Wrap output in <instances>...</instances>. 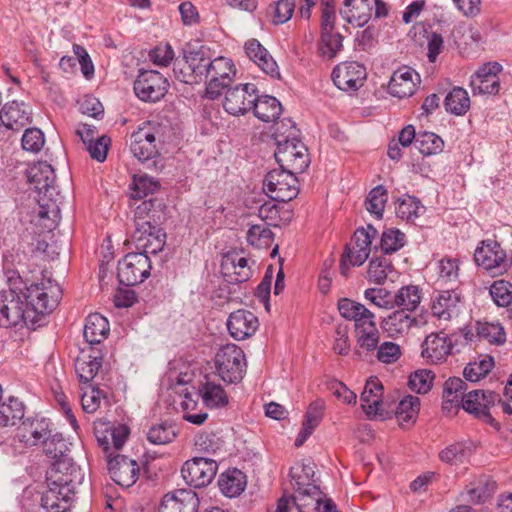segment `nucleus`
<instances>
[{
    "instance_id": "23",
    "label": "nucleus",
    "mask_w": 512,
    "mask_h": 512,
    "mask_svg": "<svg viewBox=\"0 0 512 512\" xmlns=\"http://www.w3.org/2000/svg\"><path fill=\"white\" fill-rule=\"evenodd\" d=\"M50 423L44 417L27 418L17 429V437L26 446H36L50 436Z\"/></svg>"
},
{
    "instance_id": "19",
    "label": "nucleus",
    "mask_w": 512,
    "mask_h": 512,
    "mask_svg": "<svg viewBox=\"0 0 512 512\" xmlns=\"http://www.w3.org/2000/svg\"><path fill=\"white\" fill-rule=\"evenodd\" d=\"M107 462L111 478L118 485L128 488L138 480L140 468L135 460L120 454H109Z\"/></svg>"
},
{
    "instance_id": "22",
    "label": "nucleus",
    "mask_w": 512,
    "mask_h": 512,
    "mask_svg": "<svg viewBox=\"0 0 512 512\" xmlns=\"http://www.w3.org/2000/svg\"><path fill=\"white\" fill-rule=\"evenodd\" d=\"M47 484L48 489L42 495L41 506L47 512H67L75 491L52 481H47Z\"/></svg>"
},
{
    "instance_id": "8",
    "label": "nucleus",
    "mask_w": 512,
    "mask_h": 512,
    "mask_svg": "<svg viewBox=\"0 0 512 512\" xmlns=\"http://www.w3.org/2000/svg\"><path fill=\"white\" fill-rule=\"evenodd\" d=\"M474 260L492 276L505 273L510 267L506 251L495 240H484L474 253Z\"/></svg>"
},
{
    "instance_id": "43",
    "label": "nucleus",
    "mask_w": 512,
    "mask_h": 512,
    "mask_svg": "<svg viewBox=\"0 0 512 512\" xmlns=\"http://www.w3.org/2000/svg\"><path fill=\"white\" fill-rule=\"evenodd\" d=\"M252 110L259 120L263 122H271L276 120L281 112V103L273 96L257 94V100L252 105Z\"/></svg>"
},
{
    "instance_id": "15",
    "label": "nucleus",
    "mask_w": 512,
    "mask_h": 512,
    "mask_svg": "<svg viewBox=\"0 0 512 512\" xmlns=\"http://www.w3.org/2000/svg\"><path fill=\"white\" fill-rule=\"evenodd\" d=\"M256 100L257 88L254 84H239L226 91L223 107L233 116L244 115L252 109Z\"/></svg>"
},
{
    "instance_id": "3",
    "label": "nucleus",
    "mask_w": 512,
    "mask_h": 512,
    "mask_svg": "<svg viewBox=\"0 0 512 512\" xmlns=\"http://www.w3.org/2000/svg\"><path fill=\"white\" fill-rule=\"evenodd\" d=\"M18 287L10 289L0 295V326L17 327L34 325L33 312L25 303L21 293L16 290Z\"/></svg>"
},
{
    "instance_id": "6",
    "label": "nucleus",
    "mask_w": 512,
    "mask_h": 512,
    "mask_svg": "<svg viewBox=\"0 0 512 512\" xmlns=\"http://www.w3.org/2000/svg\"><path fill=\"white\" fill-rule=\"evenodd\" d=\"M212 59L205 47L190 49L185 53L186 71L175 64L173 71L178 80L186 84L207 81Z\"/></svg>"
},
{
    "instance_id": "49",
    "label": "nucleus",
    "mask_w": 512,
    "mask_h": 512,
    "mask_svg": "<svg viewBox=\"0 0 512 512\" xmlns=\"http://www.w3.org/2000/svg\"><path fill=\"white\" fill-rule=\"evenodd\" d=\"M467 385L466 383L458 377L449 378L443 387V399H444V409H448V405L451 407H459L463 397H465Z\"/></svg>"
},
{
    "instance_id": "48",
    "label": "nucleus",
    "mask_w": 512,
    "mask_h": 512,
    "mask_svg": "<svg viewBox=\"0 0 512 512\" xmlns=\"http://www.w3.org/2000/svg\"><path fill=\"white\" fill-rule=\"evenodd\" d=\"M472 444L468 442H455L442 449L438 457L440 461L449 465L463 464L472 455Z\"/></svg>"
},
{
    "instance_id": "55",
    "label": "nucleus",
    "mask_w": 512,
    "mask_h": 512,
    "mask_svg": "<svg viewBox=\"0 0 512 512\" xmlns=\"http://www.w3.org/2000/svg\"><path fill=\"white\" fill-rule=\"evenodd\" d=\"M416 146L421 154L430 156L443 150L444 141L433 132H420L417 134Z\"/></svg>"
},
{
    "instance_id": "63",
    "label": "nucleus",
    "mask_w": 512,
    "mask_h": 512,
    "mask_svg": "<svg viewBox=\"0 0 512 512\" xmlns=\"http://www.w3.org/2000/svg\"><path fill=\"white\" fill-rule=\"evenodd\" d=\"M424 211V206L415 197L408 196L402 199L396 207V213L401 219L410 221L419 217Z\"/></svg>"
},
{
    "instance_id": "53",
    "label": "nucleus",
    "mask_w": 512,
    "mask_h": 512,
    "mask_svg": "<svg viewBox=\"0 0 512 512\" xmlns=\"http://www.w3.org/2000/svg\"><path fill=\"white\" fill-rule=\"evenodd\" d=\"M477 335L491 345L500 346L506 341V333L500 323L477 322Z\"/></svg>"
},
{
    "instance_id": "30",
    "label": "nucleus",
    "mask_w": 512,
    "mask_h": 512,
    "mask_svg": "<svg viewBox=\"0 0 512 512\" xmlns=\"http://www.w3.org/2000/svg\"><path fill=\"white\" fill-rule=\"evenodd\" d=\"M419 82L420 76L416 71L409 67H402L396 70L391 76L388 90L394 97H410L414 94Z\"/></svg>"
},
{
    "instance_id": "51",
    "label": "nucleus",
    "mask_w": 512,
    "mask_h": 512,
    "mask_svg": "<svg viewBox=\"0 0 512 512\" xmlns=\"http://www.w3.org/2000/svg\"><path fill=\"white\" fill-rule=\"evenodd\" d=\"M24 404L14 397L0 404V425L14 426L24 417Z\"/></svg>"
},
{
    "instance_id": "41",
    "label": "nucleus",
    "mask_w": 512,
    "mask_h": 512,
    "mask_svg": "<svg viewBox=\"0 0 512 512\" xmlns=\"http://www.w3.org/2000/svg\"><path fill=\"white\" fill-rule=\"evenodd\" d=\"M315 465L312 462H297L290 469L291 485L296 493L318 486L315 480Z\"/></svg>"
},
{
    "instance_id": "47",
    "label": "nucleus",
    "mask_w": 512,
    "mask_h": 512,
    "mask_svg": "<svg viewBox=\"0 0 512 512\" xmlns=\"http://www.w3.org/2000/svg\"><path fill=\"white\" fill-rule=\"evenodd\" d=\"M200 394L205 406L211 409L222 408L229 403V397L223 387L208 379L202 384Z\"/></svg>"
},
{
    "instance_id": "13",
    "label": "nucleus",
    "mask_w": 512,
    "mask_h": 512,
    "mask_svg": "<svg viewBox=\"0 0 512 512\" xmlns=\"http://www.w3.org/2000/svg\"><path fill=\"white\" fill-rule=\"evenodd\" d=\"M218 469L217 462L207 457H194L184 463L181 474L192 487H205L212 482Z\"/></svg>"
},
{
    "instance_id": "16",
    "label": "nucleus",
    "mask_w": 512,
    "mask_h": 512,
    "mask_svg": "<svg viewBox=\"0 0 512 512\" xmlns=\"http://www.w3.org/2000/svg\"><path fill=\"white\" fill-rule=\"evenodd\" d=\"M462 296L456 290L436 292L431 300V313L439 321H451L462 311Z\"/></svg>"
},
{
    "instance_id": "7",
    "label": "nucleus",
    "mask_w": 512,
    "mask_h": 512,
    "mask_svg": "<svg viewBox=\"0 0 512 512\" xmlns=\"http://www.w3.org/2000/svg\"><path fill=\"white\" fill-rule=\"evenodd\" d=\"M298 173L283 168L274 169L264 179V190L272 199L278 202H288L299 193V184L296 177Z\"/></svg>"
},
{
    "instance_id": "1",
    "label": "nucleus",
    "mask_w": 512,
    "mask_h": 512,
    "mask_svg": "<svg viewBox=\"0 0 512 512\" xmlns=\"http://www.w3.org/2000/svg\"><path fill=\"white\" fill-rule=\"evenodd\" d=\"M27 178L31 188L38 194V220L44 228L50 231L56 225L59 212L56 203L59 193L55 185V171L47 162H38L28 169Z\"/></svg>"
},
{
    "instance_id": "39",
    "label": "nucleus",
    "mask_w": 512,
    "mask_h": 512,
    "mask_svg": "<svg viewBox=\"0 0 512 512\" xmlns=\"http://www.w3.org/2000/svg\"><path fill=\"white\" fill-rule=\"evenodd\" d=\"M156 201L149 199L142 201L134 211L135 231L146 233L152 226L158 225L161 211L155 208Z\"/></svg>"
},
{
    "instance_id": "29",
    "label": "nucleus",
    "mask_w": 512,
    "mask_h": 512,
    "mask_svg": "<svg viewBox=\"0 0 512 512\" xmlns=\"http://www.w3.org/2000/svg\"><path fill=\"white\" fill-rule=\"evenodd\" d=\"M340 315L346 320L354 322V331L375 324V314L365 305L348 298L338 301Z\"/></svg>"
},
{
    "instance_id": "12",
    "label": "nucleus",
    "mask_w": 512,
    "mask_h": 512,
    "mask_svg": "<svg viewBox=\"0 0 512 512\" xmlns=\"http://www.w3.org/2000/svg\"><path fill=\"white\" fill-rule=\"evenodd\" d=\"M168 87V80L155 70H141L134 82L135 94L146 102H157L162 99Z\"/></svg>"
},
{
    "instance_id": "36",
    "label": "nucleus",
    "mask_w": 512,
    "mask_h": 512,
    "mask_svg": "<svg viewBox=\"0 0 512 512\" xmlns=\"http://www.w3.org/2000/svg\"><path fill=\"white\" fill-rule=\"evenodd\" d=\"M245 53L257 66L271 77H278L279 70L276 61L268 50L256 39H250L245 43Z\"/></svg>"
},
{
    "instance_id": "4",
    "label": "nucleus",
    "mask_w": 512,
    "mask_h": 512,
    "mask_svg": "<svg viewBox=\"0 0 512 512\" xmlns=\"http://www.w3.org/2000/svg\"><path fill=\"white\" fill-rule=\"evenodd\" d=\"M246 359L243 350L235 344L221 347L215 355L217 375L228 384L239 383L246 373Z\"/></svg>"
},
{
    "instance_id": "59",
    "label": "nucleus",
    "mask_w": 512,
    "mask_h": 512,
    "mask_svg": "<svg viewBox=\"0 0 512 512\" xmlns=\"http://www.w3.org/2000/svg\"><path fill=\"white\" fill-rule=\"evenodd\" d=\"M406 243V236L400 230L389 228L382 233L381 250L385 254H392L401 249Z\"/></svg>"
},
{
    "instance_id": "26",
    "label": "nucleus",
    "mask_w": 512,
    "mask_h": 512,
    "mask_svg": "<svg viewBox=\"0 0 512 512\" xmlns=\"http://www.w3.org/2000/svg\"><path fill=\"white\" fill-rule=\"evenodd\" d=\"M453 348L452 339L443 331L431 333L422 343V357L431 363L447 358Z\"/></svg>"
},
{
    "instance_id": "18",
    "label": "nucleus",
    "mask_w": 512,
    "mask_h": 512,
    "mask_svg": "<svg viewBox=\"0 0 512 512\" xmlns=\"http://www.w3.org/2000/svg\"><path fill=\"white\" fill-rule=\"evenodd\" d=\"M46 480L68 486L75 491L76 485L83 480V474L72 458L67 455L52 462L47 471Z\"/></svg>"
},
{
    "instance_id": "10",
    "label": "nucleus",
    "mask_w": 512,
    "mask_h": 512,
    "mask_svg": "<svg viewBox=\"0 0 512 512\" xmlns=\"http://www.w3.org/2000/svg\"><path fill=\"white\" fill-rule=\"evenodd\" d=\"M151 263L145 253H128L118 263L117 276L121 284L134 286L149 277Z\"/></svg>"
},
{
    "instance_id": "38",
    "label": "nucleus",
    "mask_w": 512,
    "mask_h": 512,
    "mask_svg": "<svg viewBox=\"0 0 512 512\" xmlns=\"http://www.w3.org/2000/svg\"><path fill=\"white\" fill-rule=\"evenodd\" d=\"M340 15L348 23L363 27L372 16L370 0H344V7L340 10Z\"/></svg>"
},
{
    "instance_id": "28",
    "label": "nucleus",
    "mask_w": 512,
    "mask_h": 512,
    "mask_svg": "<svg viewBox=\"0 0 512 512\" xmlns=\"http://www.w3.org/2000/svg\"><path fill=\"white\" fill-rule=\"evenodd\" d=\"M199 499L195 492L179 489L163 497L160 512H197Z\"/></svg>"
},
{
    "instance_id": "9",
    "label": "nucleus",
    "mask_w": 512,
    "mask_h": 512,
    "mask_svg": "<svg viewBox=\"0 0 512 512\" xmlns=\"http://www.w3.org/2000/svg\"><path fill=\"white\" fill-rule=\"evenodd\" d=\"M376 234V229L371 225L355 231L352 243L347 247L341 260L343 275H346L348 269L347 261L352 266H361L367 260L371 251L372 240L376 237Z\"/></svg>"
},
{
    "instance_id": "56",
    "label": "nucleus",
    "mask_w": 512,
    "mask_h": 512,
    "mask_svg": "<svg viewBox=\"0 0 512 512\" xmlns=\"http://www.w3.org/2000/svg\"><path fill=\"white\" fill-rule=\"evenodd\" d=\"M388 200L387 190L382 186L373 188L365 201V206L368 212L374 214L377 218H381L384 212L386 202Z\"/></svg>"
},
{
    "instance_id": "5",
    "label": "nucleus",
    "mask_w": 512,
    "mask_h": 512,
    "mask_svg": "<svg viewBox=\"0 0 512 512\" xmlns=\"http://www.w3.org/2000/svg\"><path fill=\"white\" fill-rule=\"evenodd\" d=\"M17 289L28 304L29 310H32L34 320L38 314L48 313L58 304L60 289L50 280L25 286V291L20 287Z\"/></svg>"
},
{
    "instance_id": "2",
    "label": "nucleus",
    "mask_w": 512,
    "mask_h": 512,
    "mask_svg": "<svg viewBox=\"0 0 512 512\" xmlns=\"http://www.w3.org/2000/svg\"><path fill=\"white\" fill-rule=\"evenodd\" d=\"M277 149L275 159L280 168L302 173L309 166L310 159L304 143L299 140L295 123L285 118L278 122L274 131Z\"/></svg>"
},
{
    "instance_id": "61",
    "label": "nucleus",
    "mask_w": 512,
    "mask_h": 512,
    "mask_svg": "<svg viewBox=\"0 0 512 512\" xmlns=\"http://www.w3.org/2000/svg\"><path fill=\"white\" fill-rule=\"evenodd\" d=\"M393 295L384 288H368L364 291V298L378 308L391 310L394 308Z\"/></svg>"
},
{
    "instance_id": "54",
    "label": "nucleus",
    "mask_w": 512,
    "mask_h": 512,
    "mask_svg": "<svg viewBox=\"0 0 512 512\" xmlns=\"http://www.w3.org/2000/svg\"><path fill=\"white\" fill-rule=\"evenodd\" d=\"M393 271V265L386 257H376L369 262L367 279L375 284H383Z\"/></svg>"
},
{
    "instance_id": "62",
    "label": "nucleus",
    "mask_w": 512,
    "mask_h": 512,
    "mask_svg": "<svg viewBox=\"0 0 512 512\" xmlns=\"http://www.w3.org/2000/svg\"><path fill=\"white\" fill-rule=\"evenodd\" d=\"M494 361L492 357H486L478 362L469 363L464 369V377L470 382H477L485 377L493 368Z\"/></svg>"
},
{
    "instance_id": "31",
    "label": "nucleus",
    "mask_w": 512,
    "mask_h": 512,
    "mask_svg": "<svg viewBox=\"0 0 512 512\" xmlns=\"http://www.w3.org/2000/svg\"><path fill=\"white\" fill-rule=\"evenodd\" d=\"M498 394L493 391L471 390L461 402L462 408L479 418H489V407L495 405Z\"/></svg>"
},
{
    "instance_id": "35",
    "label": "nucleus",
    "mask_w": 512,
    "mask_h": 512,
    "mask_svg": "<svg viewBox=\"0 0 512 512\" xmlns=\"http://www.w3.org/2000/svg\"><path fill=\"white\" fill-rule=\"evenodd\" d=\"M245 53L257 66L271 77H278L279 70L276 61L268 50L256 39H250L245 43Z\"/></svg>"
},
{
    "instance_id": "50",
    "label": "nucleus",
    "mask_w": 512,
    "mask_h": 512,
    "mask_svg": "<svg viewBox=\"0 0 512 512\" xmlns=\"http://www.w3.org/2000/svg\"><path fill=\"white\" fill-rule=\"evenodd\" d=\"M444 106L447 112L454 115H463L470 108V98L465 89L455 87L450 91L445 99Z\"/></svg>"
},
{
    "instance_id": "45",
    "label": "nucleus",
    "mask_w": 512,
    "mask_h": 512,
    "mask_svg": "<svg viewBox=\"0 0 512 512\" xmlns=\"http://www.w3.org/2000/svg\"><path fill=\"white\" fill-rule=\"evenodd\" d=\"M422 301V290L417 285H406L393 295L394 308L411 313L415 311Z\"/></svg>"
},
{
    "instance_id": "40",
    "label": "nucleus",
    "mask_w": 512,
    "mask_h": 512,
    "mask_svg": "<svg viewBox=\"0 0 512 512\" xmlns=\"http://www.w3.org/2000/svg\"><path fill=\"white\" fill-rule=\"evenodd\" d=\"M325 403L323 400L317 399L312 402L305 414L302 428L295 439V446H302L308 437L313 433L314 429L319 425L322 417Z\"/></svg>"
},
{
    "instance_id": "57",
    "label": "nucleus",
    "mask_w": 512,
    "mask_h": 512,
    "mask_svg": "<svg viewBox=\"0 0 512 512\" xmlns=\"http://www.w3.org/2000/svg\"><path fill=\"white\" fill-rule=\"evenodd\" d=\"M420 408L419 398L412 395L405 396L396 408L395 414L401 425L414 419Z\"/></svg>"
},
{
    "instance_id": "24",
    "label": "nucleus",
    "mask_w": 512,
    "mask_h": 512,
    "mask_svg": "<svg viewBox=\"0 0 512 512\" xmlns=\"http://www.w3.org/2000/svg\"><path fill=\"white\" fill-rule=\"evenodd\" d=\"M227 327L230 335L240 341L253 336L258 327L259 321L254 313L239 309L232 312L227 320Z\"/></svg>"
},
{
    "instance_id": "34",
    "label": "nucleus",
    "mask_w": 512,
    "mask_h": 512,
    "mask_svg": "<svg viewBox=\"0 0 512 512\" xmlns=\"http://www.w3.org/2000/svg\"><path fill=\"white\" fill-rule=\"evenodd\" d=\"M417 324V319L404 310H395L384 317L381 328L389 337L397 338L406 335L411 327Z\"/></svg>"
},
{
    "instance_id": "25",
    "label": "nucleus",
    "mask_w": 512,
    "mask_h": 512,
    "mask_svg": "<svg viewBox=\"0 0 512 512\" xmlns=\"http://www.w3.org/2000/svg\"><path fill=\"white\" fill-rule=\"evenodd\" d=\"M496 490V482L487 475L474 476L461 491L464 501L472 504H484Z\"/></svg>"
},
{
    "instance_id": "44",
    "label": "nucleus",
    "mask_w": 512,
    "mask_h": 512,
    "mask_svg": "<svg viewBox=\"0 0 512 512\" xmlns=\"http://www.w3.org/2000/svg\"><path fill=\"white\" fill-rule=\"evenodd\" d=\"M218 485L225 496L230 498L236 497L240 495L246 487V476L242 471L236 468L229 469L221 474Z\"/></svg>"
},
{
    "instance_id": "33",
    "label": "nucleus",
    "mask_w": 512,
    "mask_h": 512,
    "mask_svg": "<svg viewBox=\"0 0 512 512\" xmlns=\"http://www.w3.org/2000/svg\"><path fill=\"white\" fill-rule=\"evenodd\" d=\"M221 268L223 274L229 278L228 281L231 283L246 282L252 276L248 259L240 256L238 253L225 255L222 260Z\"/></svg>"
},
{
    "instance_id": "17",
    "label": "nucleus",
    "mask_w": 512,
    "mask_h": 512,
    "mask_svg": "<svg viewBox=\"0 0 512 512\" xmlns=\"http://www.w3.org/2000/svg\"><path fill=\"white\" fill-rule=\"evenodd\" d=\"M501 71L502 66L498 62H488L479 67L470 79V87L473 94H497L500 89L498 74Z\"/></svg>"
},
{
    "instance_id": "64",
    "label": "nucleus",
    "mask_w": 512,
    "mask_h": 512,
    "mask_svg": "<svg viewBox=\"0 0 512 512\" xmlns=\"http://www.w3.org/2000/svg\"><path fill=\"white\" fill-rule=\"evenodd\" d=\"M434 380V374L430 370H418L410 375L409 387L412 391L425 394L431 387Z\"/></svg>"
},
{
    "instance_id": "27",
    "label": "nucleus",
    "mask_w": 512,
    "mask_h": 512,
    "mask_svg": "<svg viewBox=\"0 0 512 512\" xmlns=\"http://www.w3.org/2000/svg\"><path fill=\"white\" fill-rule=\"evenodd\" d=\"M383 390V385L378 378L371 377L367 380L360 400L363 411L368 417L383 416L386 413L382 400Z\"/></svg>"
},
{
    "instance_id": "60",
    "label": "nucleus",
    "mask_w": 512,
    "mask_h": 512,
    "mask_svg": "<svg viewBox=\"0 0 512 512\" xmlns=\"http://www.w3.org/2000/svg\"><path fill=\"white\" fill-rule=\"evenodd\" d=\"M177 433L173 425L161 423L152 426L147 434V439L155 445H165L174 440Z\"/></svg>"
},
{
    "instance_id": "42",
    "label": "nucleus",
    "mask_w": 512,
    "mask_h": 512,
    "mask_svg": "<svg viewBox=\"0 0 512 512\" xmlns=\"http://www.w3.org/2000/svg\"><path fill=\"white\" fill-rule=\"evenodd\" d=\"M109 333L108 320L99 313L90 314L85 321L83 336L90 344H98Z\"/></svg>"
},
{
    "instance_id": "58",
    "label": "nucleus",
    "mask_w": 512,
    "mask_h": 512,
    "mask_svg": "<svg viewBox=\"0 0 512 512\" xmlns=\"http://www.w3.org/2000/svg\"><path fill=\"white\" fill-rule=\"evenodd\" d=\"M247 241L256 248H265L273 242V233L266 224H255L247 231Z\"/></svg>"
},
{
    "instance_id": "37",
    "label": "nucleus",
    "mask_w": 512,
    "mask_h": 512,
    "mask_svg": "<svg viewBox=\"0 0 512 512\" xmlns=\"http://www.w3.org/2000/svg\"><path fill=\"white\" fill-rule=\"evenodd\" d=\"M133 242L138 250H142L141 253L157 254L162 251L165 245L166 234L159 228L158 225H154L146 231V233L134 232L132 235Z\"/></svg>"
},
{
    "instance_id": "32",
    "label": "nucleus",
    "mask_w": 512,
    "mask_h": 512,
    "mask_svg": "<svg viewBox=\"0 0 512 512\" xmlns=\"http://www.w3.org/2000/svg\"><path fill=\"white\" fill-rule=\"evenodd\" d=\"M31 109L16 100L6 103L0 111L1 123L12 130H19L30 122Z\"/></svg>"
},
{
    "instance_id": "21",
    "label": "nucleus",
    "mask_w": 512,
    "mask_h": 512,
    "mask_svg": "<svg viewBox=\"0 0 512 512\" xmlns=\"http://www.w3.org/2000/svg\"><path fill=\"white\" fill-rule=\"evenodd\" d=\"M292 500L299 512H339L334 502L326 499L319 486L296 493Z\"/></svg>"
},
{
    "instance_id": "14",
    "label": "nucleus",
    "mask_w": 512,
    "mask_h": 512,
    "mask_svg": "<svg viewBox=\"0 0 512 512\" xmlns=\"http://www.w3.org/2000/svg\"><path fill=\"white\" fill-rule=\"evenodd\" d=\"M236 74L235 66L231 59L217 57L210 64L206 94L210 99H216L221 90L227 88Z\"/></svg>"
},
{
    "instance_id": "46",
    "label": "nucleus",
    "mask_w": 512,
    "mask_h": 512,
    "mask_svg": "<svg viewBox=\"0 0 512 512\" xmlns=\"http://www.w3.org/2000/svg\"><path fill=\"white\" fill-rule=\"evenodd\" d=\"M354 332L356 339L355 354L361 356L362 353L374 352L377 349L380 342V332L376 323L357 329Z\"/></svg>"
},
{
    "instance_id": "11",
    "label": "nucleus",
    "mask_w": 512,
    "mask_h": 512,
    "mask_svg": "<svg viewBox=\"0 0 512 512\" xmlns=\"http://www.w3.org/2000/svg\"><path fill=\"white\" fill-rule=\"evenodd\" d=\"M159 128L151 123H143L130 136V151L135 158L144 162L158 155L157 140Z\"/></svg>"
},
{
    "instance_id": "20",
    "label": "nucleus",
    "mask_w": 512,
    "mask_h": 512,
    "mask_svg": "<svg viewBox=\"0 0 512 512\" xmlns=\"http://www.w3.org/2000/svg\"><path fill=\"white\" fill-rule=\"evenodd\" d=\"M366 69L358 62H345L337 65L332 72L334 84L344 91H355L363 86Z\"/></svg>"
},
{
    "instance_id": "52",
    "label": "nucleus",
    "mask_w": 512,
    "mask_h": 512,
    "mask_svg": "<svg viewBox=\"0 0 512 512\" xmlns=\"http://www.w3.org/2000/svg\"><path fill=\"white\" fill-rule=\"evenodd\" d=\"M102 365V358L98 356H86L77 358L75 370L79 380L83 383H89L97 375Z\"/></svg>"
}]
</instances>
